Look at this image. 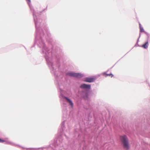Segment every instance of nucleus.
<instances>
[{
  "label": "nucleus",
  "mask_w": 150,
  "mask_h": 150,
  "mask_svg": "<svg viewBox=\"0 0 150 150\" xmlns=\"http://www.w3.org/2000/svg\"><path fill=\"white\" fill-rule=\"evenodd\" d=\"M95 80L94 78H87L85 80V81L86 82H93Z\"/></svg>",
  "instance_id": "nucleus-3"
},
{
  "label": "nucleus",
  "mask_w": 150,
  "mask_h": 150,
  "mask_svg": "<svg viewBox=\"0 0 150 150\" xmlns=\"http://www.w3.org/2000/svg\"><path fill=\"white\" fill-rule=\"evenodd\" d=\"M148 45V42H146L143 45H142L141 47L145 49H146L147 48Z\"/></svg>",
  "instance_id": "nucleus-7"
},
{
  "label": "nucleus",
  "mask_w": 150,
  "mask_h": 150,
  "mask_svg": "<svg viewBox=\"0 0 150 150\" xmlns=\"http://www.w3.org/2000/svg\"><path fill=\"white\" fill-rule=\"evenodd\" d=\"M140 25V31L141 32H144V31L143 28L141 26V24H139Z\"/></svg>",
  "instance_id": "nucleus-8"
},
{
  "label": "nucleus",
  "mask_w": 150,
  "mask_h": 150,
  "mask_svg": "<svg viewBox=\"0 0 150 150\" xmlns=\"http://www.w3.org/2000/svg\"><path fill=\"white\" fill-rule=\"evenodd\" d=\"M65 99L67 100V102H69L70 105L72 107H73V103L67 97H65Z\"/></svg>",
  "instance_id": "nucleus-5"
},
{
  "label": "nucleus",
  "mask_w": 150,
  "mask_h": 150,
  "mask_svg": "<svg viewBox=\"0 0 150 150\" xmlns=\"http://www.w3.org/2000/svg\"><path fill=\"white\" fill-rule=\"evenodd\" d=\"M81 87L82 88L89 89L91 87V86L90 85L83 84L81 85Z\"/></svg>",
  "instance_id": "nucleus-4"
},
{
  "label": "nucleus",
  "mask_w": 150,
  "mask_h": 150,
  "mask_svg": "<svg viewBox=\"0 0 150 150\" xmlns=\"http://www.w3.org/2000/svg\"><path fill=\"white\" fill-rule=\"evenodd\" d=\"M28 1L29 2H30V0H28Z\"/></svg>",
  "instance_id": "nucleus-10"
},
{
  "label": "nucleus",
  "mask_w": 150,
  "mask_h": 150,
  "mask_svg": "<svg viewBox=\"0 0 150 150\" xmlns=\"http://www.w3.org/2000/svg\"><path fill=\"white\" fill-rule=\"evenodd\" d=\"M5 141L4 140H2L0 138V142H4Z\"/></svg>",
  "instance_id": "nucleus-9"
},
{
  "label": "nucleus",
  "mask_w": 150,
  "mask_h": 150,
  "mask_svg": "<svg viewBox=\"0 0 150 150\" xmlns=\"http://www.w3.org/2000/svg\"><path fill=\"white\" fill-rule=\"evenodd\" d=\"M67 75L80 78L83 76V75L79 73H74L73 72H69L67 73Z\"/></svg>",
  "instance_id": "nucleus-2"
},
{
  "label": "nucleus",
  "mask_w": 150,
  "mask_h": 150,
  "mask_svg": "<svg viewBox=\"0 0 150 150\" xmlns=\"http://www.w3.org/2000/svg\"><path fill=\"white\" fill-rule=\"evenodd\" d=\"M120 139L123 144L124 148L128 150L129 147L128 139L126 136L123 135L120 137Z\"/></svg>",
  "instance_id": "nucleus-1"
},
{
  "label": "nucleus",
  "mask_w": 150,
  "mask_h": 150,
  "mask_svg": "<svg viewBox=\"0 0 150 150\" xmlns=\"http://www.w3.org/2000/svg\"><path fill=\"white\" fill-rule=\"evenodd\" d=\"M103 75L105 77H107V76H111V77H112L113 76V75L111 74H107L106 73H103Z\"/></svg>",
  "instance_id": "nucleus-6"
}]
</instances>
